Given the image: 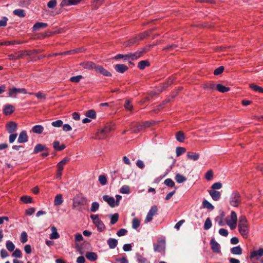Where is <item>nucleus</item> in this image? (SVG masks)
I'll list each match as a JSON object with an SVG mask.
<instances>
[{
    "label": "nucleus",
    "instance_id": "1",
    "mask_svg": "<svg viewBox=\"0 0 263 263\" xmlns=\"http://www.w3.org/2000/svg\"><path fill=\"white\" fill-rule=\"evenodd\" d=\"M238 227L239 232L241 236L245 238H247L249 234V226L245 216L241 215L239 217Z\"/></svg>",
    "mask_w": 263,
    "mask_h": 263
},
{
    "label": "nucleus",
    "instance_id": "2",
    "mask_svg": "<svg viewBox=\"0 0 263 263\" xmlns=\"http://www.w3.org/2000/svg\"><path fill=\"white\" fill-rule=\"evenodd\" d=\"M88 203L87 199L84 196L77 195L72 199V208L79 212H83V206Z\"/></svg>",
    "mask_w": 263,
    "mask_h": 263
},
{
    "label": "nucleus",
    "instance_id": "3",
    "mask_svg": "<svg viewBox=\"0 0 263 263\" xmlns=\"http://www.w3.org/2000/svg\"><path fill=\"white\" fill-rule=\"evenodd\" d=\"M110 126H105L104 128L99 129L96 133L95 136L91 137V139L97 140L105 139L107 138L108 134L110 132Z\"/></svg>",
    "mask_w": 263,
    "mask_h": 263
},
{
    "label": "nucleus",
    "instance_id": "4",
    "mask_svg": "<svg viewBox=\"0 0 263 263\" xmlns=\"http://www.w3.org/2000/svg\"><path fill=\"white\" fill-rule=\"evenodd\" d=\"M242 201L241 196L237 191L233 192L230 197V204L233 207H238Z\"/></svg>",
    "mask_w": 263,
    "mask_h": 263
},
{
    "label": "nucleus",
    "instance_id": "5",
    "mask_svg": "<svg viewBox=\"0 0 263 263\" xmlns=\"http://www.w3.org/2000/svg\"><path fill=\"white\" fill-rule=\"evenodd\" d=\"M237 216L234 211H232L230 216H228L226 219V223L231 230H234L236 227Z\"/></svg>",
    "mask_w": 263,
    "mask_h": 263
},
{
    "label": "nucleus",
    "instance_id": "6",
    "mask_svg": "<svg viewBox=\"0 0 263 263\" xmlns=\"http://www.w3.org/2000/svg\"><path fill=\"white\" fill-rule=\"evenodd\" d=\"M90 217L98 231L101 232L105 230V226L103 221L99 218L98 215H91Z\"/></svg>",
    "mask_w": 263,
    "mask_h": 263
},
{
    "label": "nucleus",
    "instance_id": "7",
    "mask_svg": "<svg viewBox=\"0 0 263 263\" xmlns=\"http://www.w3.org/2000/svg\"><path fill=\"white\" fill-rule=\"evenodd\" d=\"M43 152L41 154V156L45 158L49 155L48 148L42 144H37L34 148V153H39Z\"/></svg>",
    "mask_w": 263,
    "mask_h": 263
},
{
    "label": "nucleus",
    "instance_id": "8",
    "mask_svg": "<svg viewBox=\"0 0 263 263\" xmlns=\"http://www.w3.org/2000/svg\"><path fill=\"white\" fill-rule=\"evenodd\" d=\"M158 208L155 205L152 206L149 210L146 217L145 219V223H148L151 222L153 220V216L157 214Z\"/></svg>",
    "mask_w": 263,
    "mask_h": 263
},
{
    "label": "nucleus",
    "instance_id": "9",
    "mask_svg": "<svg viewBox=\"0 0 263 263\" xmlns=\"http://www.w3.org/2000/svg\"><path fill=\"white\" fill-rule=\"evenodd\" d=\"M17 93H26V91L24 88H17L13 87L9 89L8 96L10 97L16 98Z\"/></svg>",
    "mask_w": 263,
    "mask_h": 263
},
{
    "label": "nucleus",
    "instance_id": "10",
    "mask_svg": "<svg viewBox=\"0 0 263 263\" xmlns=\"http://www.w3.org/2000/svg\"><path fill=\"white\" fill-rule=\"evenodd\" d=\"M165 240L164 239L158 240L157 243L154 244V250L155 252H162L165 249Z\"/></svg>",
    "mask_w": 263,
    "mask_h": 263
},
{
    "label": "nucleus",
    "instance_id": "11",
    "mask_svg": "<svg viewBox=\"0 0 263 263\" xmlns=\"http://www.w3.org/2000/svg\"><path fill=\"white\" fill-rule=\"evenodd\" d=\"M83 0H62L60 3V6L64 7L72 5H77Z\"/></svg>",
    "mask_w": 263,
    "mask_h": 263
},
{
    "label": "nucleus",
    "instance_id": "12",
    "mask_svg": "<svg viewBox=\"0 0 263 263\" xmlns=\"http://www.w3.org/2000/svg\"><path fill=\"white\" fill-rule=\"evenodd\" d=\"M263 255V248H259L257 250L251 253L250 258L251 259H261L260 258Z\"/></svg>",
    "mask_w": 263,
    "mask_h": 263
},
{
    "label": "nucleus",
    "instance_id": "13",
    "mask_svg": "<svg viewBox=\"0 0 263 263\" xmlns=\"http://www.w3.org/2000/svg\"><path fill=\"white\" fill-rule=\"evenodd\" d=\"M103 199L106 202L111 208H114L117 206L115 198L113 197L105 195L103 196Z\"/></svg>",
    "mask_w": 263,
    "mask_h": 263
},
{
    "label": "nucleus",
    "instance_id": "14",
    "mask_svg": "<svg viewBox=\"0 0 263 263\" xmlns=\"http://www.w3.org/2000/svg\"><path fill=\"white\" fill-rule=\"evenodd\" d=\"M95 70L97 72L100 73V74L106 76V77H111V73L104 69L102 66L97 65V67H95Z\"/></svg>",
    "mask_w": 263,
    "mask_h": 263
},
{
    "label": "nucleus",
    "instance_id": "15",
    "mask_svg": "<svg viewBox=\"0 0 263 263\" xmlns=\"http://www.w3.org/2000/svg\"><path fill=\"white\" fill-rule=\"evenodd\" d=\"M16 127L17 124L12 121L8 123L6 125L7 130L10 134L14 133L16 130Z\"/></svg>",
    "mask_w": 263,
    "mask_h": 263
},
{
    "label": "nucleus",
    "instance_id": "16",
    "mask_svg": "<svg viewBox=\"0 0 263 263\" xmlns=\"http://www.w3.org/2000/svg\"><path fill=\"white\" fill-rule=\"evenodd\" d=\"M208 192L214 201H218L220 199L221 194L219 191L215 190H209Z\"/></svg>",
    "mask_w": 263,
    "mask_h": 263
},
{
    "label": "nucleus",
    "instance_id": "17",
    "mask_svg": "<svg viewBox=\"0 0 263 263\" xmlns=\"http://www.w3.org/2000/svg\"><path fill=\"white\" fill-rule=\"evenodd\" d=\"M128 69V67L124 64H117L115 66V69L119 73H123Z\"/></svg>",
    "mask_w": 263,
    "mask_h": 263
},
{
    "label": "nucleus",
    "instance_id": "18",
    "mask_svg": "<svg viewBox=\"0 0 263 263\" xmlns=\"http://www.w3.org/2000/svg\"><path fill=\"white\" fill-rule=\"evenodd\" d=\"M210 243L211 245V248L213 251L215 253H219L220 251L219 245L214 239H212Z\"/></svg>",
    "mask_w": 263,
    "mask_h": 263
},
{
    "label": "nucleus",
    "instance_id": "19",
    "mask_svg": "<svg viewBox=\"0 0 263 263\" xmlns=\"http://www.w3.org/2000/svg\"><path fill=\"white\" fill-rule=\"evenodd\" d=\"M14 106L10 104L6 105L3 109L4 114L5 115H9L11 114L14 111Z\"/></svg>",
    "mask_w": 263,
    "mask_h": 263
},
{
    "label": "nucleus",
    "instance_id": "20",
    "mask_svg": "<svg viewBox=\"0 0 263 263\" xmlns=\"http://www.w3.org/2000/svg\"><path fill=\"white\" fill-rule=\"evenodd\" d=\"M28 139V137L26 132L23 131L18 136L17 141L20 143H22L27 142Z\"/></svg>",
    "mask_w": 263,
    "mask_h": 263
},
{
    "label": "nucleus",
    "instance_id": "21",
    "mask_svg": "<svg viewBox=\"0 0 263 263\" xmlns=\"http://www.w3.org/2000/svg\"><path fill=\"white\" fill-rule=\"evenodd\" d=\"M48 26V24L46 23L36 22L34 24V31H37L41 29L45 28Z\"/></svg>",
    "mask_w": 263,
    "mask_h": 263
},
{
    "label": "nucleus",
    "instance_id": "22",
    "mask_svg": "<svg viewBox=\"0 0 263 263\" xmlns=\"http://www.w3.org/2000/svg\"><path fill=\"white\" fill-rule=\"evenodd\" d=\"M51 233L50 234V239H55L60 237V235L57 232V229L55 226H52L51 227Z\"/></svg>",
    "mask_w": 263,
    "mask_h": 263
},
{
    "label": "nucleus",
    "instance_id": "23",
    "mask_svg": "<svg viewBox=\"0 0 263 263\" xmlns=\"http://www.w3.org/2000/svg\"><path fill=\"white\" fill-rule=\"evenodd\" d=\"M69 160V158L66 157L62 159L61 161H60L57 164L58 170L63 171L64 166L68 162Z\"/></svg>",
    "mask_w": 263,
    "mask_h": 263
},
{
    "label": "nucleus",
    "instance_id": "24",
    "mask_svg": "<svg viewBox=\"0 0 263 263\" xmlns=\"http://www.w3.org/2000/svg\"><path fill=\"white\" fill-rule=\"evenodd\" d=\"M53 147L55 150L61 151L65 148L66 146L64 144L60 145L59 141H55L53 142Z\"/></svg>",
    "mask_w": 263,
    "mask_h": 263
},
{
    "label": "nucleus",
    "instance_id": "25",
    "mask_svg": "<svg viewBox=\"0 0 263 263\" xmlns=\"http://www.w3.org/2000/svg\"><path fill=\"white\" fill-rule=\"evenodd\" d=\"M81 65L85 69H95V67H97V65H96L94 63L88 61L84 62L81 64Z\"/></svg>",
    "mask_w": 263,
    "mask_h": 263
},
{
    "label": "nucleus",
    "instance_id": "26",
    "mask_svg": "<svg viewBox=\"0 0 263 263\" xmlns=\"http://www.w3.org/2000/svg\"><path fill=\"white\" fill-rule=\"evenodd\" d=\"M107 244L110 249L115 248L118 245V241L115 238H109L107 240Z\"/></svg>",
    "mask_w": 263,
    "mask_h": 263
},
{
    "label": "nucleus",
    "instance_id": "27",
    "mask_svg": "<svg viewBox=\"0 0 263 263\" xmlns=\"http://www.w3.org/2000/svg\"><path fill=\"white\" fill-rule=\"evenodd\" d=\"M174 81V78L169 79L167 82L164 83L162 85V88L160 89H158L159 92H162L163 90L166 88L168 86L171 85L173 83Z\"/></svg>",
    "mask_w": 263,
    "mask_h": 263
},
{
    "label": "nucleus",
    "instance_id": "28",
    "mask_svg": "<svg viewBox=\"0 0 263 263\" xmlns=\"http://www.w3.org/2000/svg\"><path fill=\"white\" fill-rule=\"evenodd\" d=\"M138 41V37H134L128 41L125 42L124 45L125 47H130L134 45Z\"/></svg>",
    "mask_w": 263,
    "mask_h": 263
},
{
    "label": "nucleus",
    "instance_id": "29",
    "mask_svg": "<svg viewBox=\"0 0 263 263\" xmlns=\"http://www.w3.org/2000/svg\"><path fill=\"white\" fill-rule=\"evenodd\" d=\"M142 52H143V50L142 51H137L135 53H129V57H130V60L133 61V60H137L138 58H139L141 56Z\"/></svg>",
    "mask_w": 263,
    "mask_h": 263
},
{
    "label": "nucleus",
    "instance_id": "30",
    "mask_svg": "<svg viewBox=\"0 0 263 263\" xmlns=\"http://www.w3.org/2000/svg\"><path fill=\"white\" fill-rule=\"evenodd\" d=\"M63 202V196L62 194H58L54 198V204L56 206L61 205Z\"/></svg>",
    "mask_w": 263,
    "mask_h": 263
},
{
    "label": "nucleus",
    "instance_id": "31",
    "mask_svg": "<svg viewBox=\"0 0 263 263\" xmlns=\"http://www.w3.org/2000/svg\"><path fill=\"white\" fill-rule=\"evenodd\" d=\"M231 252L235 255H241L242 252L241 248L239 246L233 247L231 249Z\"/></svg>",
    "mask_w": 263,
    "mask_h": 263
},
{
    "label": "nucleus",
    "instance_id": "32",
    "mask_svg": "<svg viewBox=\"0 0 263 263\" xmlns=\"http://www.w3.org/2000/svg\"><path fill=\"white\" fill-rule=\"evenodd\" d=\"M176 139L180 142H183L185 139L184 134L182 131H179L176 134Z\"/></svg>",
    "mask_w": 263,
    "mask_h": 263
},
{
    "label": "nucleus",
    "instance_id": "33",
    "mask_svg": "<svg viewBox=\"0 0 263 263\" xmlns=\"http://www.w3.org/2000/svg\"><path fill=\"white\" fill-rule=\"evenodd\" d=\"M216 87L218 91L223 93L229 91L230 90L229 87H226L221 84L216 85Z\"/></svg>",
    "mask_w": 263,
    "mask_h": 263
},
{
    "label": "nucleus",
    "instance_id": "34",
    "mask_svg": "<svg viewBox=\"0 0 263 263\" xmlns=\"http://www.w3.org/2000/svg\"><path fill=\"white\" fill-rule=\"evenodd\" d=\"M187 157L189 159L193 161H197L199 158V155L198 153L188 152L187 154Z\"/></svg>",
    "mask_w": 263,
    "mask_h": 263
},
{
    "label": "nucleus",
    "instance_id": "35",
    "mask_svg": "<svg viewBox=\"0 0 263 263\" xmlns=\"http://www.w3.org/2000/svg\"><path fill=\"white\" fill-rule=\"evenodd\" d=\"M175 180L177 183H181L185 181L186 180V178L184 176L178 173L175 176Z\"/></svg>",
    "mask_w": 263,
    "mask_h": 263
},
{
    "label": "nucleus",
    "instance_id": "36",
    "mask_svg": "<svg viewBox=\"0 0 263 263\" xmlns=\"http://www.w3.org/2000/svg\"><path fill=\"white\" fill-rule=\"evenodd\" d=\"M13 13L14 15H15L20 17H23L26 15V13H25V11L24 10L21 9L14 10L13 11Z\"/></svg>",
    "mask_w": 263,
    "mask_h": 263
},
{
    "label": "nucleus",
    "instance_id": "37",
    "mask_svg": "<svg viewBox=\"0 0 263 263\" xmlns=\"http://www.w3.org/2000/svg\"><path fill=\"white\" fill-rule=\"evenodd\" d=\"M104 0H93L92 7L95 9H97L104 3Z\"/></svg>",
    "mask_w": 263,
    "mask_h": 263
},
{
    "label": "nucleus",
    "instance_id": "38",
    "mask_svg": "<svg viewBox=\"0 0 263 263\" xmlns=\"http://www.w3.org/2000/svg\"><path fill=\"white\" fill-rule=\"evenodd\" d=\"M149 65V63L148 61L144 60L141 61L139 62L138 64V67L140 70H143L146 66H148Z\"/></svg>",
    "mask_w": 263,
    "mask_h": 263
},
{
    "label": "nucleus",
    "instance_id": "39",
    "mask_svg": "<svg viewBox=\"0 0 263 263\" xmlns=\"http://www.w3.org/2000/svg\"><path fill=\"white\" fill-rule=\"evenodd\" d=\"M86 258L91 260L95 261L97 259V255L94 252H88L86 254Z\"/></svg>",
    "mask_w": 263,
    "mask_h": 263
},
{
    "label": "nucleus",
    "instance_id": "40",
    "mask_svg": "<svg viewBox=\"0 0 263 263\" xmlns=\"http://www.w3.org/2000/svg\"><path fill=\"white\" fill-rule=\"evenodd\" d=\"M136 256L138 263H150L147 258L143 257L140 254H137Z\"/></svg>",
    "mask_w": 263,
    "mask_h": 263
},
{
    "label": "nucleus",
    "instance_id": "41",
    "mask_svg": "<svg viewBox=\"0 0 263 263\" xmlns=\"http://www.w3.org/2000/svg\"><path fill=\"white\" fill-rule=\"evenodd\" d=\"M85 116L91 119H95L96 118V112L95 110H88L86 111Z\"/></svg>",
    "mask_w": 263,
    "mask_h": 263
},
{
    "label": "nucleus",
    "instance_id": "42",
    "mask_svg": "<svg viewBox=\"0 0 263 263\" xmlns=\"http://www.w3.org/2000/svg\"><path fill=\"white\" fill-rule=\"evenodd\" d=\"M202 206L204 208H206L210 210H213L214 209V206L206 200H204L203 201Z\"/></svg>",
    "mask_w": 263,
    "mask_h": 263
},
{
    "label": "nucleus",
    "instance_id": "43",
    "mask_svg": "<svg viewBox=\"0 0 263 263\" xmlns=\"http://www.w3.org/2000/svg\"><path fill=\"white\" fill-rule=\"evenodd\" d=\"M34 95L40 101H44L46 99V95L44 92L40 91Z\"/></svg>",
    "mask_w": 263,
    "mask_h": 263
},
{
    "label": "nucleus",
    "instance_id": "44",
    "mask_svg": "<svg viewBox=\"0 0 263 263\" xmlns=\"http://www.w3.org/2000/svg\"><path fill=\"white\" fill-rule=\"evenodd\" d=\"M44 130V127L41 125H36L34 126V133L41 134Z\"/></svg>",
    "mask_w": 263,
    "mask_h": 263
},
{
    "label": "nucleus",
    "instance_id": "45",
    "mask_svg": "<svg viewBox=\"0 0 263 263\" xmlns=\"http://www.w3.org/2000/svg\"><path fill=\"white\" fill-rule=\"evenodd\" d=\"M124 106L127 110L132 111L133 109V106L131 101L129 100L125 101Z\"/></svg>",
    "mask_w": 263,
    "mask_h": 263
},
{
    "label": "nucleus",
    "instance_id": "46",
    "mask_svg": "<svg viewBox=\"0 0 263 263\" xmlns=\"http://www.w3.org/2000/svg\"><path fill=\"white\" fill-rule=\"evenodd\" d=\"M110 224L113 225L115 224L118 220L119 215L118 213H115L110 216Z\"/></svg>",
    "mask_w": 263,
    "mask_h": 263
},
{
    "label": "nucleus",
    "instance_id": "47",
    "mask_svg": "<svg viewBox=\"0 0 263 263\" xmlns=\"http://www.w3.org/2000/svg\"><path fill=\"white\" fill-rule=\"evenodd\" d=\"M99 203L98 202L95 201L91 203L90 211L91 212H96L99 209Z\"/></svg>",
    "mask_w": 263,
    "mask_h": 263
},
{
    "label": "nucleus",
    "instance_id": "48",
    "mask_svg": "<svg viewBox=\"0 0 263 263\" xmlns=\"http://www.w3.org/2000/svg\"><path fill=\"white\" fill-rule=\"evenodd\" d=\"M250 87L255 91L263 93V88L255 84H251Z\"/></svg>",
    "mask_w": 263,
    "mask_h": 263
},
{
    "label": "nucleus",
    "instance_id": "49",
    "mask_svg": "<svg viewBox=\"0 0 263 263\" xmlns=\"http://www.w3.org/2000/svg\"><path fill=\"white\" fill-rule=\"evenodd\" d=\"M120 192L122 194H129L130 193L129 186L127 185H123L120 190Z\"/></svg>",
    "mask_w": 263,
    "mask_h": 263
},
{
    "label": "nucleus",
    "instance_id": "50",
    "mask_svg": "<svg viewBox=\"0 0 263 263\" xmlns=\"http://www.w3.org/2000/svg\"><path fill=\"white\" fill-rule=\"evenodd\" d=\"M6 247L8 251L12 252L15 249V246L13 242L10 240L6 242Z\"/></svg>",
    "mask_w": 263,
    "mask_h": 263
},
{
    "label": "nucleus",
    "instance_id": "51",
    "mask_svg": "<svg viewBox=\"0 0 263 263\" xmlns=\"http://www.w3.org/2000/svg\"><path fill=\"white\" fill-rule=\"evenodd\" d=\"M212 227V222L210 218H207L204 223V229L208 230Z\"/></svg>",
    "mask_w": 263,
    "mask_h": 263
},
{
    "label": "nucleus",
    "instance_id": "52",
    "mask_svg": "<svg viewBox=\"0 0 263 263\" xmlns=\"http://www.w3.org/2000/svg\"><path fill=\"white\" fill-rule=\"evenodd\" d=\"M186 151V149L183 147H177L176 149V156L179 157L181 155L184 153Z\"/></svg>",
    "mask_w": 263,
    "mask_h": 263
},
{
    "label": "nucleus",
    "instance_id": "53",
    "mask_svg": "<svg viewBox=\"0 0 263 263\" xmlns=\"http://www.w3.org/2000/svg\"><path fill=\"white\" fill-rule=\"evenodd\" d=\"M153 121H145L139 125V128L142 129V128L149 127L153 124Z\"/></svg>",
    "mask_w": 263,
    "mask_h": 263
},
{
    "label": "nucleus",
    "instance_id": "54",
    "mask_svg": "<svg viewBox=\"0 0 263 263\" xmlns=\"http://www.w3.org/2000/svg\"><path fill=\"white\" fill-rule=\"evenodd\" d=\"M140 224V220L137 218H134L132 221V228L134 229H137Z\"/></svg>",
    "mask_w": 263,
    "mask_h": 263
},
{
    "label": "nucleus",
    "instance_id": "55",
    "mask_svg": "<svg viewBox=\"0 0 263 263\" xmlns=\"http://www.w3.org/2000/svg\"><path fill=\"white\" fill-rule=\"evenodd\" d=\"M83 77L81 75L73 76L70 78L69 80L72 82L78 83L82 79Z\"/></svg>",
    "mask_w": 263,
    "mask_h": 263
},
{
    "label": "nucleus",
    "instance_id": "56",
    "mask_svg": "<svg viewBox=\"0 0 263 263\" xmlns=\"http://www.w3.org/2000/svg\"><path fill=\"white\" fill-rule=\"evenodd\" d=\"M164 183L165 185L169 187H174L175 186V183L172 179L168 178L164 180Z\"/></svg>",
    "mask_w": 263,
    "mask_h": 263
},
{
    "label": "nucleus",
    "instance_id": "57",
    "mask_svg": "<svg viewBox=\"0 0 263 263\" xmlns=\"http://www.w3.org/2000/svg\"><path fill=\"white\" fill-rule=\"evenodd\" d=\"M21 200L24 203H31L32 202V198L30 196H24L21 197Z\"/></svg>",
    "mask_w": 263,
    "mask_h": 263
},
{
    "label": "nucleus",
    "instance_id": "58",
    "mask_svg": "<svg viewBox=\"0 0 263 263\" xmlns=\"http://www.w3.org/2000/svg\"><path fill=\"white\" fill-rule=\"evenodd\" d=\"M21 242L23 243H25L27 241V234L25 232H23L21 233L20 237Z\"/></svg>",
    "mask_w": 263,
    "mask_h": 263
},
{
    "label": "nucleus",
    "instance_id": "59",
    "mask_svg": "<svg viewBox=\"0 0 263 263\" xmlns=\"http://www.w3.org/2000/svg\"><path fill=\"white\" fill-rule=\"evenodd\" d=\"M213 177V172L210 170H209L205 174V178L207 180H211Z\"/></svg>",
    "mask_w": 263,
    "mask_h": 263
},
{
    "label": "nucleus",
    "instance_id": "60",
    "mask_svg": "<svg viewBox=\"0 0 263 263\" xmlns=\"http://www.w3.org/2000/svg\"><path fill=\"white\" fill-rule=\"evenodd\" d=\"M224 69V68L223 66H221L219 67L218 68H216L214 70V75L218 76L219 74H220L221 73H222L223 72Z\"/></svg>",
    "mask_w": 263,
    "mask_h": 263
},
{
    "label": "nucleus",
    "instance_id": "61",
    "mask_svg": "<svg viewBox=\"0 0 263 263\" xmlns=\"http://www.w3.org/2000/svg\"><path fill=\"white\" fill-rule=\"evenodd\" d=\"M63 124V121L61 120H58L55 121H53L51 123L52 126L55 127H60Z\"/></svg>",
    "mask_w": 263,
    "mask_h": 263
},
{
    "label": "nucleus",
    "instance_id": "62",
    "mask_svg": "<svg viewBox=\"0 0 263 263\" xmlns=\"http://www.w3.org/2000/svg\"><path fill=\"white\" fill-rule=\"evenodd\" d=\"M99 181L102 185H105L107 183V179L106 176L104 175H100L99 177Z\"/></svg>",
    "mask_w": 263,
    "mask_h": 263
},
{
    "label": "nucleus",
    "instance_id": "63",
    "mask_svg": "<svg viewBox=\"0 0 263 263\" xmlns=\"http://www.w3.org/2000/svg\"><path fill=\"white\" fill-rule=\"evenodd\" d=\"M115 263H128V260L125 256L118 258L116 259Z\"/></svg>",
    "mask_w": 263,
    "mask_h": 263
},
{
    "label": "nucleus",
    "instance_id": "64",
    "mask_svg": "<svg viewBox=\"0 0 263 263\" xmlns=\"http://www.w3.org/2000/svg\"><path fill=\"white\" fill-rule=\"evenodd\" d=\"M221 187H222V184H221V183H220L219 182L214 183V184H212V185L211 186V188L213 189L212 190H215L216 189L219 190V189H221Z\"/></svg>",
    "mask_w": 263,
    "mask_h": 263
}]
</instances>
